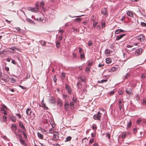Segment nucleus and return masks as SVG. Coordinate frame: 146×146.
<instances>
[{
	"mask_svg": "<svg viewBox=\"0 0 146 146\" xmlns=\"http://www.w3.org/2000/svg\"><path fill=\"white\" fill-rule=\"evenodd\" d=\"M140 98V96L139 95H137L136 96V98L137 100H139Z\"/></svg>",
	"mask_w": 146,
	"mask_h": 146,
	"instance_id": "nucleus-56",
	"label": "nucleus"
},
{
	"mask_svg": "<svg viewBox=\"0 0 146 146\" xmlns=\"http://www.w3.org/2000/svg\"><path fill=\"white\" fill-rule=\"evenodd\" d=\"M104 64H100L98 65V67H101L104 66Z\"/></svg>",
	"mask_w": 146,
	"mask_h": 146,
	"instance_id": "nucleus-58",
	"label": "nucleus"
},
{
	"mask_svg": "<svg viewBox=\"0 0 146 146\" xmlns=\"http://www.w3.org/2000/svg\"><path fill=\"white\" fill-rule=\"evenodd\" d=\"M126 132H123L122 134L121 137L123 138H125L126 137Z\"/></svg>",
	"mask_w": 146,
	"mask_h": 146,
	"instance_id": "nucleus-24",
	"label": "nucleus"
},
{
	"mask_svg": "<svg viewBox=\"0 0 146 146\" xmlns=\"http://www.w3.org/2000/svg\"><path fill=\"white\" fill-rule=\"evenodd\" d=\"M92 44V41L91 40H89L88 42V45L89 46H90Z\"/></svg>",
	"mask_w": 146,
	"mask_h": 146,
	"instance_id": "nucleus-38",
	"label": "nucleus"
},
{
	"mask_svg": "<svg viewBox=\"0 0 146 146\" xmlns=\"http://www.w3.org/2000/svg\"><path fill=\"white\" fill-rule=\"evenodd\" d=\"M10 49H12L14 51L15 49H16L18 51H20V49L18 48H16L15 47H12L10 48Z\"/></svg>",
	"mask_w": 146,
	"mask_h": 146,
	"instance_id": "nucleus-23",
	"label": "nucleus"
},
{
	"mask_svg": "<svg viewBox=\"0 0 146 146\" xmlns=\"http://www.w3.org/2000/svg\"><path fill=\"white\" fill-rule=\"evenodd\" d=\"M124 32V31L123 30L121 29H119L115 31V33L116 34H118L121 32L123 33Z\"/></svg>",
	"mask_w": 146,
	"mask_h": 146,
	"instance_id": "nucleus-15",
	"label": "nucleus"
},
{
	"mask_svg": "<svg viewBox=\"0 0 146 146\" xmlns=\"http://www.w3.org/2000/svg\"><path fill=\"white\" fill-rule=\"evenodd\" d=\"M115 93V91L114 90H113L111 91H110L109 92V93L110 94V95H112Z\"/></svg>",
	"mask_w": 146,
	"mask_h": 146,
	"instance_id": "nucleus-45",
	"label": "nucleus"
},
{
	"mask_svg": "<svg viewBox=\"0 0 146 146\" xmlns=\"http://www.w3.org/2000/svg\"><path fill=\"white\" fill-rule=\"evenodd\" d=\"M74 103L72 102H70V106L71 109L73 108L74 107Z\"/></svg>",
	"mask_w": 146,
	"mask_h": 146,
	"instance_id": "nucleus-22",
	"label": "nucleus"
},
{
	"mask_svg": "<svg viewBox=\"0 0 146 146\" xmlns=\"http://www.w3.org/2000/svg\"><path fill=\"white\" fill-rule=\"evenodd\" d=\"M80 58L81 60H83L85 58V56L84 54H80Z\"/></svg>",
	"mask_w": 146,
	"mask_h": 146,
	"instance_id": "nucleus-33",
	"label": "nucleus"
},
{
	"mask_svg": "<svg viewBox=\"0 0 146 146\" xmlns=\"http://www.w3.org/2000/svg\"><path fill=\"white\" fill-rule=\"evenodd\" d=\"M133 132L134 133H136L137 132V130L135 128H134L133 129Z\"/></svg>",
	"mask_w": 146,
	"mask_h": 146,
	"instance_id": "nucleus-59",
	"label": "nucleus"
},
{
	"mask_svg": "<svg viewBox=\"0 0 146 146\" xmlns=\"http://www.w3.org/2000/svg\"><path fill=\"white\" fill-rule=\"evenodd\" d=\"M31 110L30 108H28L26 111V113L28 115H30L31 113Z\"/></svg>",
	"mask_w": 146,
	"mask_h": 146,
	"instance_id": "nucleus-12",
	"label": "nucleus"
},
{
	"mask_svg": "<svg viewBox=\"0 0 146 146\" xmlns=\"http://www.w3.org/2000/svg\"><path fill=\"white\" fill-rule=\"evenodd\" d=\"M39 9V5L38 4H36V10H37V11L38 12V10Z\"/></svg>",
	"mask_w": 146,
	"mask_h": 146,
	"instance_id": "nucleus-34",
	"label": "nucleus"
},
{
	"mask_svg": "<svg viewBox=\"0 0 146 146\" xmlns=\"http://www.w3.org/2000/svg\"><path fill=\"white\" fill-rule=\"evenodd\" d=\"M110 51L108 49H106L105 51V53L107 54H110Z\"/></svg>",
	"mask_w": 146,
	"mask_h": 146,
	"instance_id": "nucleus-28",
	"label": "nucleus"
},
{
	"mask_svg": "<svg viewBox=\"0 0 146 146\" xmlns=\"http://www.w3.org/2000/svg\"><path fill=\"white\" fill-rule=\"evenodd\" d=\"M94 139L92 138L90 139V142L91 143H92L94 142Z\"/></svg>",
	"mask_w": 146,
	"mask_h": 146,
	"instance_id": "nucleus-60",
	"label": "nucleus"
},
{
	"mask_svg": "<svg viewBox=\"0 0 146 146\" xmlns=\"http://www.w3.org/2000/svg\"><path fill=\"white\" fill-rule=\"evenodd\" d=\"M93 64V62L92 61H89L88 63V65L89 66H92Z\"/></svg>",
	"mask_w": 146,
	"mask_h": 146,
	"instance_id": "nucleus-31",
	"label": "nucleus"
},
{
	"mask_svg": "<svg viewBox=\"0 0 146 146\" xmlns=\"http://www.w3.org/2000/svg\"><path fill=\"white\" fill-rule=\"evenodd\" d=\"M37 135L38 137L40 138L41 139H43V135L42 134H41L40 133L38 132L37 133Z\"/></svg>",
	"mask_w": 146,
	"mask_h": 146,
	"instance_id": "nucleus-21",
	"label": "nucleus"
},
{
	"mask_svg": "<svg viewBox=\"0 0 146 146\" xmlns=\"http://www.w3.org/2000/svg\"><path fill=\"white\" fill-rule=\"evenodd\" d=\"M72 101H73V102L74 103H76V99L75 97H73L72 98Z\"/></svg>",
	"mask_w": 146,
	"mask_h": 146,
	"instance_id": "nucleus-46",
	"label": "nucleus"
},
{
	"mask_svg": "<svg viewBox=\"0 0 146 146\" xmlns=\"http://www.w3.org/2000/svg\"><path fill=\"white\" fill-rule=\"evenodd\" d=\"M28 9L29 11L34 12H37V10L35 9L34 8H32L31 7H29L27 8Z\"/></svg>",
	"mask_w": 146,
	"mask_h": 146,
	"instance_id": "nucleus-10",
	"label": "nucleus"
},
{
	"mask_svg": "<svg viewBox=\"0 0 146 146\" xmlns=\"http://www.w3.org/2000/svg\"><path fill=\"white\" fill-rule=\"evenodd\" d=\"M15 134L16 135H17L18 136L19 139H21V138H22V137L20 134H17L16 132H15Z\"/></svg>",
	"mask_w": 146,
	"mask_h": 146,
	"instance_id": "nucleus-26",
	"label": "nucleus"
},
{
	"mask_svg": "<svg viewBox=\"0 0 146 146\" xmlns=\"http://www.w3.org/2000/svg\"><path fill=\"white\" fill-rule=\"evenodd\" d=\"M125 35V34H122L119 36H118L116 38V40H120V39L122 38L123 36H124Z\"/></svg>",
	"mask_w": 146,
	"mask_h": 146,
	"instance_id": "nucleus-14",
	"label": "nucleus"
},
{
	"mask_svg": "<svg viewBox=\"0 0 146 146\" xmlns=\"http://www.w3.org/2000/svg\"><path fill=\"white\" fill-rule=\"evenodd\" d=\"M11 129L13 132H15V131L17 129V126L15 124H12L11 125Z\"/></svg>",
	"mask_w": 146,
	"mask_h": 146,
	"instance_id": "nucleus-8",
	"label": "nucleus"
},
{
	"mask_svg": "<svg viewBox=\"0 0 146 146\" xmlns=\"http://www.w3.org/2000/svg\"><path fill=\"white\" fill-rule=\"evenodd\" d=\"M60 42L58 41L57 42L56 45V47L57 48H59L60 47Z\"/></svg>",
	"mask_w": 146,
	"mask_h": 146,
	"instance_id": "nucleus-37",
	"label": "nucleus"
},
{
	"mask_svg": "<svg viewBox=\"0 0 146 146\" xmlns=\"http://www.w3.org/2000/svg\"><path fill=\"white\" fill-rule=\"evenodd\" d=\"M59 138V133L56 131L54 132V133L53 139L55 140H57Z\"/></svg>",
	"mask_w": 146,
	"mask_h": 146,
	"instance_id": "nucleus-3",
	"label": "nucleus"
},
{
	"mask_svg": "<svg viewBox=\"0 0 146 146\" xmlns=\"http://www.w3.org/2000/svg\"><path fill=\"white\" fill-rule=\"evenodd\" d=\"M71 139V137L68 136V137L66 139V141H70Z\"/></svg>",
	"mask_w": 146,
	"mask_h": 146,
	"instance_id": "nucleus-36",
	"label": "nucleus"
},
{
	"mask_svg": "<svg viewBox=\"0 0 146 146\" xmlns=\"http://www.w3.org/2000/svg\"><path fill=\"white\" fill-rule=\"evenodd\" d=\"M133 46V45H131L129 44H127V47L128 48H130L132 47Z\"/></svg>",
	"mask_w": 146,
	"mask_h": 146,
	"instance_id": "nucleus-62",
	"label": "nucleus"
},
{
	"mask_svg": "<svg viewBox=\"0 0 146 146\" xmlns=\"http://www.w3.org/2000/svg\"><path fill=\"white\" fill-rule=\"evenodd\" d=\"M92 127L93 129H96L97 128V127L95 124H94L92 126Z\"/></svg>",
	"mask_w": 146,
	"mask_h": 146,
	"instance_id": "nucleus-44",
	"label": "nucleus"
},
{
	"mask_svg": "<svg viewBox=\"0 0 146 146\" xmlns=\"http://www.w3.org/2000/svg\"><path fill=\"white\" fill-rule=\"evenodd\" d=\"M66 90H67L68 93L70 94H71L72 92L70 88V86L68 85H66Z\"/></svg>",
	"mask_w": 146,
	"mask_h": 146,
	"instance_id": "nucleus-9",
	"label": "nucleus"
},
{
	"mask_svg": "<svg viewBox=\"0 0 146 146\" xmlns=\"http://www.w3.org/2000/svg\"><path fill=\"white\" fill-rule=\"evenodd\" d=\"M16 115L19 119L21 118V114L19 113L16 114Z\"/></svg>",
	"mask_w": 146,
	"mask_h": 146,
	"instance_id": "nucleus-50",
	"label": "nucleus"
},
{
	"mask_svg": "<svg viewBox=\"0 0 146 146\" xmlns=\"http://www.w3.org/2000/svg\"><path fill=\"white\" fill-rule=\"evenodd\" d=\"M69 106V104L66 102L64 104V109L66 110H68V108Z\"/></svg>",
	"mask_w": 146,
	"mask_h": 146,
	"instance_id": "nucleus-16",
	"label": "nucleus"
},
{
	"mask_svg": "<svg viewBox=\"0 0 146 146\" xmlns=\"http://www.w3.org/2000/svg\"><path fill=\"white\" fill-rule=\"evenodd\" d=\"M2 72L0 71V80L1 79H3V77H2Z\"/></svg>",
	"mask_w": 146,
	"mask_h": 146,
	"instance_id": "nucleus-55",
	"label": "nucleus"
},
{
	"mask_svg": "<svg viewBox=\"0 0 146 146\" xmlns=\"http://www.w3.org/2000/svg\"><path fill=\"white\" fill-rule=\"evenodd\" d=\"M51 125L52 127H55V123L53 122H52L51 123Z\"/></svg>",
	"mask_w": 146,
	"mask_h": 146,
	"instance_id": "nucleus-48",
	"label": "nucleus"
},
{
	"mask_svg": "<svg viewBox=\"0 0 146 146\" xmlns=\"http://www.w3.org/2000/svg\"><path fill=\"white\" fill-rule=\"evenodd\" d=\"M40 43L43 46H45L46 45V42L45 41H41L40 42Z\"/></svg>",
	"mask_w": 146,
	"mask_h": 146,
	"instance_id": "nucleus-32",
	"label": "nucleus"
},
{
	"mask_svg": "<svg viewBox=\"0 0 146 146\" xmlns=\"http://www.w3.org/2000/svg\"><path fill=\"white\" fill-rule=\"evenodd\" d=\"M142 49L140 48L135 51V54L137 55H139L142 53Z\"/></svg>",
	"mask_w": 146,
	"mask_h": 146,
	"instance_id": "nucleus-7",
	"label": "nucleus"
},
{
	"mask_svg": "<svg viewBox=\"0 0 146 146\" xmlns=\"http://www.w3.org/2000/svg\"><path fill=\"white\" fill-rule=\"evenodd\" d=\"M82 19L81 18H77L75 19V21L76 22H80L81 21Z\"/></svg>",
	"mask_w": 146,
	"mask_h": 146,
	"instance_id": "nucleus-30",
	"label": "nucleus"
},
{
	"mask_svg": "<svg viewBox=\"0 0 146 146\" xmlns=\"http://www.w3.org/2000/svg\"><path fill=\"white\" fill-rule=\"evenodd\" d=\"M42 133L44 134H47L48 133L47 131L46 130L44 129H42Z\"/></svg>",
	"mask_w": 146,
	"mask_h": 146,
	"instance_id": "nucleus-41",
	"label": "nucleus"
},
{
	"mask_svg": "<svg viewBox=\"0 0 146 146\" xmlns=\"http://www.w3.org/2000/svg\"><path fill=\"white\" fill-rule=\"evenodd\" d=\"M106 23L104 21L102 20V27H104L105 26Z\"/></svg>",
	"mask_w": 146,
	"mask_h": 146,
	"instance_id": "nucleus-29",
	"label": "nucleus"
},
{
	"mask_svg": "<svg viewBox=\"0 0 146 146\" xmlns=\"http://www.w3.org/2000/svg\"><path fill=\"white\" fill-rule=\"evenodd\" d=\"M49 101L52 104L54 101V99L52 96H51L49 99Z\"/></svg>",
	"mask_w": 146,
	"mask_h": 146,
	"instance_id": "nucleus-19",
	"label": "nucleus"
},
{
	"mask_svg": "<svg viewBox=\"0 0 146 146\" xmlns=\"http://www.w3.org/2000/svg\"><path fill=\"white\" fill-rule=\"evenodd\" d=\"M131 121H130L128 124L127 127L129 128L131 126Z\"/></svg>",
	"mask_w": 146,
	"mask_h": 146,
	"instance_id": "nucleus-39",
	"label": "nucleus"
},
{
	"mask_svg": "<svg viewBox=\"0 0 146 146\" xmlns=\"http://www.w3.org/2000/svg\"><path fill=\"white\" fill-rule=\"evenodd\" d=\"M125 92L126 93H127L130 96H131L133 94L132 90L130 88H126L125 90Z\"/></svg>",
	"mask_w": 146,
	"mask_h": 146,
	"instance_id": "nucleus-6",
	"label": "nucleus"
},
{
	"mask_svg": "<svg viewBox=\"0 0 146 146\" xmlns=\"http://www.w3.org/2000/svg\"><path fill=\"white\" fill-rule=\"evenodd\" d=\"M3 109H5V110H7L8 109V108L7 107H6L4 105H3L2 108Z\"/></svg>",
	"mask_w": 146,
	"mask_h": 146,
	"instance_id": "nucleus-40",
	"label": "nucleus"
},
{
	"mask_svg": "<svg viewBox=\"0 0 146 146\" xmlns=\"http://www.w3.org/2000/svg\"><path fill=\"white\" fill-rule=\"evenodd\" d=\"M1 110L3 111V113L4 115H6L7 114L6 112L2 108H1Z\"/></svg>",
	"mask_w": 146,
	"mask_h": 146,
	"instance_id": "nucleus-43",
	"label": "nucleus"
},
{
	"mask_svg": "<svg viewBox=\"0 0 146 146\" xmlns=\"http://www.w3.org/2000/svg\"><path fill=\"white\" fill-rule=\"evenodd\" d=\"M25 131H24L22 130V133L24 135V137L25 138H27V135L26 133H25Z\"/></svg>",
	"mask_w": 146,
	"mask_h": 146,
	"instance_id": "nucleus-27",
	"label": "nucleus"
},
{
	"mask_svg": "<svg viewBox=\"0 0 146 146\" xmlns=\"http://www.w3.org/2000/svg\"><path fill=\"white\" fill-rule=\"evenodd\" d=\"M53 79L54 80V81L55 82H56V80H57V79L56 77V76L55 75H54L53 78Z\"/></svg>",
	"mask_w": 146,
	"mask_h": 146,
	"instance_id": "nucleus-51",
	"label": "nucleus"
},
{
	"mask_svg": "<svg viewBox=\"0 0 146 146\" xmlns=\"http://www.w3.org/2000/svg\"><path fill=\"white\" fill-rule=\"evenodd\" d=\"M107 81V80H101V81H98V83H103L104 82H106Z\"/></svg>",
	"mask_w": 146,
	"mask_h": 146,
	"instance_id": "nucleus-25",
	"label": "nucleus"
},
{
	"mask_svg": "<svg viewBox=\"0 0 146 146\" xmlns=\"http://www.w3.org/2000/svg\"><path fill=\"white\" fill-rule=\"evenodd\" d=\"M72 55H73V57H74V58H76V54L75 53H72Z\"/></svg>",
	"mask_w": 146,
	"mask_h": 146,
	"instance_id": "nucleus-63",
	"label": "nucleus"
},
{
	"mask_svg": "<svg viewBox=\"0 0 146 146\" xmlns=\"http://www.w3.org/2000/svg\"><path fill=\"white\" fill-rule=\"evenodd\" d=\"M44 5V3L43 2H41L40 4V6L41 8H43Z\"/></svg>",
	"mask_w": 146,
	"mask_h": 146,
	"instance_id": "nucleus-47",
	"label": "nucleus"
},
{
	"mask_svg": "<svg viewBox=\"0 0 146 146\" xmlns=\"http://www.w3.org/2000/svg\"><path fill=\"white\" fill-rule=\"evenodd\" d=\"M77 86L78 88H80V86H81V84L80 83H78L77 84Z\"/></svg>",
	"mask_w": 146,
	"mask_h": 146,
	"instance_id": "nucleus-61",
	"label": "nucleus"
},
{
	"mask_svg": "<svg viewBox=\"0 0 146 146\" xmlns=\"http://www.w3.org/2000/svg\"><path fill=\"white\" fill-rule=\"evenodd\" d=\"M19 140L21 144H23L24 146H27L26 144L25 143V141L22 139V138H21V139H19Z\"/></svg>",
	"mask_w": 146,
	"mask_h": 146,
	"instance_id": "nucleus-17",
	"label": "nucleus"
},
{
	"mask_svg": "<svg viewBox=\"0 0 146 146\" xmlns=\"http://www.w3.org/2000/svg\"><path fill=\"white\" fill-rule=\"evenodd\" d=\"M79 52L80 53H81L82 52V49L80 48V47H79Z\"/></svg>",
	"mask_w": 146,
	"mask_h": 146,
	"instance_id": "nucleus-64",
	"label": "nucleus"
},
{
	"mask_svg": "<svg viewBox=\"0 0 146 146\" xmlns=\"http://www.w3.org/2000/svg\"><path fill=\"white\" fill-rule=\"evenodd\" d=\"M120 68L118 66H117L115 67H112L110 70H109V72H113L118 70H120Z\"/></svg>",
	"mask_w": 146,
	"mask_h": 146,
	"instance_id": "nucleus-5",
	"label": "nucleus"
},
{
	"mask_svg": "<svg viewBox=\"0 0 146 146\" xmlns=\"http://www.w3.org/2000/svg\"><path fill=\"white\" fill-rule=\"evenodd\" d=\"M102 114L100 112H98L96 115L93 116L94 119H95L100 120Z\"/></svg>",
	"mask_w": 146,
	"mask_h": 146,
	"instance_id": "nucleus-2",
	"label": "nucleus"
},
{
	"mask_svg": "<svg viewBox=\"0 0 146 146\" xmlns=\"http://www.w3.org/2000/svg\"><path fill=\"white\" fill-rule=\"evenodd\" d=\"M54 129H49V131L50 132V133H52L54 131Z\"/></svg>",
	"mask_w": 146,
	"mask_h": 146,
	"instance_id": "nucleus-52",
	"label": "nucleus"
},
{
	"mask_svg": "<svg viewBox=\"0 0 146 146\" xmlns=\"http://www.w3.org/2000/svg\"><path fill=\"white\" fill-rule=\"evenodd\" d=\"M106 11H107V9L106 8H104L102 9V11H101V13L102 14H104V15H106L107 13H106Z\"/></svg>",
	"mask_w": 146,
	"mask_h": 146,
	"instance_id": "nucleus-13",
	"label": "nucleus"
},
{
	"mask_svg": "<svg viewBox=\"0 0 146 146\" xmlns=\"http://www.w3.org/2000/svg\"><path fill=\"white\" fill-rule=\"evenodd\" d=\"M3 79H1L2 80H3L4 82H7L8 81H9V79H8L7 78H4L3 77Z\"/></svg>",
	"mask_w": 146,
	"mask_h": 146,
	"instance_id": "nucleus-35",
	"label": "nucleus"
},
{
	"mask_svg": "<svg viewBox=\"0 0 146 146\" xmlns=\"http://www.w3.org/2000/svg\"><path fill=\"white\" fill-rule=\"evenodd\" d=\"M19 124L20 127H21L23 131H26V129L25 126H24L22 124L21 122H19Z\"/></svg>",
	"mask_w": 146,
	"mask_h": 146,
	"instance_id": "nucleus-11",
	"label": "nucleus"
},
{
	"mask_svg": "<svg viewBox=\"0 0 146 146\" xmlns=\"http://www.w3.org/2000/svg\"><path fill=\"white\" fill-rule=\"evenodd\" d=\"M3 78H7V79H9V76L7 74L5 75L4 77Z\"/></svg>",
	"mask_w": 146,
	"mask_h": 146,
	"instance_id": "nucleus-54",
	"label": "nucleus"
},
{
	"mask_svg": "<svg viewBox=\"0 0 146 146\" xmlns=\"http://www.w3.org/2000/svg\"><path fill=\"white\" fill-rule=\"evenodd\" d=\"M97 22H94L93 23V27H95L97 24Z\"/></svg>",
	"mask_w": 146,
	"mask_h": 146,
	"instance_id": "nucleus-53",
	"label": "nucleus"
},
{
	"mask_svg": "<svg viewBox=\"0 0 146 146\" xmlns=\"http://www.w3.org/2000/svg\"><path fill=\"white\" fill-rule=\"evenodd\" d=\"M11 82H12L14 83L15 82V79L13 78H11Z\"/></svg>",
	"mask_w": 146,
	"mask_h": 146,
	"instance_id": "nucleus-42",
	"label": "nucleus"
},
{
	"mask_svg": "<svg viewBox=\"0 0 146 146\" xmlns=\"http://www.w3.org/2000/svg\"><path fill=\"white\" fill-rule=\"evenodd\" d=\"M106 63L107 64H110L111 62V60L110 58H107L106 59Z\"/></svg>",
	"mask_w": 146,
	"mask_h": 146,
	"instance_id": "nucleus-18",
	"label": "nucleus"
},
{
	"mask_svg": "<svg viewBox=\"0 0 146 146\" xmlns=\"http://www.w3.org/2000/svg\"><path fill=\"white\" fill-rule=\"evenodd\" d=\"M136 38L139 40L140 41H144L145 40V36L143 35H140L136 37Z\"/></svg>",
	"mask_w": 146,
	"mask_h": 146,
	"instance_id": "nucleus-1",
	"label": "nucleus"
},
{
	"mask_svg": "<svg viewBox=\"0 0 146 146\" xmlns=\"http://www.w3.org/2000/svg\"><path fill=\"white\" fill-rule=\"evenodd\" d=\"M127 15L131 17H132L133 16V13L130 11H128L127 13Z\"/></svg>",
	"mask_w": 146,
	"mask_h": 146,
	"instance_id": "nucleus-20",
	"label": "nucleus"
},
{
	"mask_svg": "<svg viewBox=\"0 0 146 146\" xmlns=\"http://www.w3.org/2000/svg\"><path fill=\"white\" fill-rule=\"evenodd\" d=\"M28 21H29V22H30L31 23H34V21L32 20L31 19H29L28 20Z\"/></svg>",
	"mask_w": 146,
	"mask_h": 146,
	"instance_id": "nucleus-57",
	"label": "nucleus"
},
{
	"mask_svg": "<svg viewBox=\"0 0 146 146\" xmlns=\"http://www.w3.org/2000/svg\"><path fill=\"white\" fill-rule=\"evenodd\" d=\"M118 104H119V109L120 110H121V109H122L123 107L124 106V104L122 102V101L120 99H119L118 100Z\"/></svg>",
	"mask_w": 146,
	"mask_h": 146,
	"instance_id": "nucleus-4",
	"label": "nucleus"
},
{
	"mask_svg": "<svg viewBox=\"0 0 146 146\" xmlns=\"http://www.w3.org/2000/svg\"><path fill=\"white\" fill-rule=\"evenodd\" d=\"M141 24L143 26L146 27V23L143 22L141 23Z\"/></svg>",
	"mask_w": 146,
	"mask_h": 146,
	"instance_id": "nucleus-49",
	"label": "nucleus"
}]
</instances>
